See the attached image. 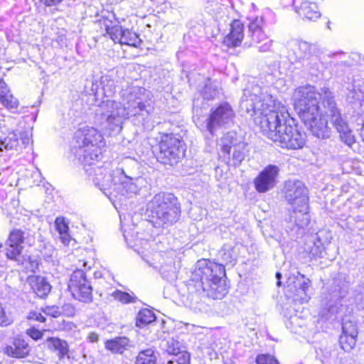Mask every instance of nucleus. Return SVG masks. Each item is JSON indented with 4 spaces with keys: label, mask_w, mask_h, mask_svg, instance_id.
<instances>
[{
    "label": "nucleus",
    "mask_w": 364,
    "mask_h": 364,
    "mask_svg": "<svg viewBox=\"0 0 364 364\" xmlns=\"http://www.w3.org/2000/svg\"><path fill=\"white\" fill-rule=\"evenodd\" d=\"M259 87L244 90L240 107L254 116V122L264 136L282 148L297 149L306 142L304 133L301 132L287 111L277 110L272 97L258 95Z\"/></svg>",
    "instance_id": "1"
},
{
    "label": "nucleus",
    "mask_w": 364,
    "mask_h": 364,
    "mask_svg": "<svg viewBox=\"0 0 364 364\" xmlns=\"http://www.w3.org/2000/svg\"><path fill=\"white\" fill-rule=\"evenodd\" d=\"M225 275L224 265L208 259L198 261L188 284L191 308L203 311L206 308L204 299H223L228 292L223 279Z\"/></svg>",
    "instance_id": "2"
},
{
    "label": "nucleus",
    "mask_w": 364,
    "mask_h": 364,
    "mask_svg": "<svg viewBox=\"0 0 364 364\" xmlns=\"http://www.w3.org/2000/svg\"><path fill=\"white\" fill-rule=\"evenodd\" d=\"M326 90L330 92L328 88H323L320 93L314 87L307 85L297 88L294 94L295 110L312 134L318 139H328L331 136V128L326 118V115L329 117L328 103L323 100Z\"/></svg>",
    "instance_id": "3"
},
{
    "label": "nucleus",
    "mask_w": 364,
    "mask_h": 364,
    "mask_svg": "<svg viewBox=\"0 0 364 364\" xmlns=\"http://www.w3.org/2000/svg\"><path fill=\"white\" fill-rule=\"evenodd\" d=\"M145 89L139 86H131L122 91L123 107L120 103L107 100L101 105L102 115L106 117L107 129L112 132H121L124 119L131 115L148 116L149 110L144 102Z\"/></svg>",
    "instance_id": "4"
},
{
    "label": "nucleus",
    "mask_w": 364,
    "mask_h": 364,
    "mask_svg": "<svg viewBox=\"0 0 364 364\" xmlns=\"http://www.w3.org/2000/svg\"><path fill=\"white\" fill-rule=\"evenodd\" d=\"M75 144L73 152L83 166H92L100 158V144L102 135L94 127L85 126L77 129L75 134Z\"/></svg>",
    "instance_id": "5"
},
{
    "label": "nucleus",
    "mask_w": 364,
    "mask_h": 364,
    "mask_svg": "<svg viewBox=\"0 0 364 364\" xmlns=\"http://www.w3.org/2000/svg\"><path fill=\"white\" fill-rule=\"evenodd\" d=\"M149 215L156 219L159 226L168 227L176 223L181 215V204L173 193L161 192L156 194L146 205Z\"/></svg>",
    "instance_id": "6"
},
{
    "label": "nucleus",
    "mask_w": 364,
    "mask_h": 364,
    "mask_svg": "<svg viewBox=\"0 0 364 364\" xmlns=\"http://www.w3.org/2000/svg\"><path fill=\"white\" fill-rule=\"evenodd\" d=\"M158 161L164 164H177L185 156L184 142L173 134H162L160 138Z\"/></svg>",
    "instance_id": "7"
},
{
    "label": "nucleus",
    "mask_w": 364,
    "mask_h": 364,
    "mask_svg": "<svg viewBox=\"0 0 364 364\" xmlns=\"http://www.w3.org/2000/svg\"><path fill=\"white\" fill-rule=\"evenodd\" d=\"M220 151L228 164L238 166L248 154L247 144L235 132H228L220 140Z\"/></svg>",
    "instance_id": "8"
},
{
    "label": "nucleus",
    "mask_w": 364,
    "mask_h": 364,
    "mask_svg": "<svg viewBox=\"0 0 364 364\" xmlns=\"http://www.w3.org/2000/svg\"><path fill=\"white\" fill-rule=\"evenodd\" d=\"M33 240V236H31L28 231H23L20 229H14L11 231L5 244L4 250L6 257L16 262L18 264L24 266L26 260L22 255L23 244L25 241L31 242Z\"/></svg>",
    "instance_id": "9"
},
{
    "label": "nucleus",
    "mask_w": 364,
    "mask_h": 364,
    "mask_svg": "<svg viewBox=\"0 0 364 364\" xmlns=\"http://www.w3.org/2000/svg\"><path fill=\"white\" fill-rule=\"evenodd\" d=\"M323 100L324 102L328 103L331 122L339 133L341 141L350 146L355 143V137L348 128V123L342 118L340 112L337 109L331 92L328 90L325 92Z\"/></svg>",
    "instance_id": "10"
},
{
    "label": "nucleus",
    "mask_w": 364,
    "mask_h": 364,
    "mask_svg": "<svg viewBox=\"0 0 364 364\" xmlns=\"http://www.w3.org/2000/svg\"><path fill=\"white\" fill-rule=\"evenodd\" d=\"M68 289L73 296L80 301L88 303L92 300V288L84 271L77 269L71 274Z\"/></svg>",
    "instance_id": "11"
},
{
    "label": "nucleus",
    "mask_w": 364,
    "mask_h": 364,
    "mask_svg": "<svg viewBox=\"0 0 364 364\" xmlns=\"http://www.w3.org/2000/svg\"><path fill=\"white\" fill-rule=\"evenodd\" d=\"M284 197L292 208L303 207L309 204L308 191L303 182L289 180L284 183Z\"/></svg>",
    "instance_id": "12"
},
{
    "label": "nucleus",
    "mask_w": 364,
    "mask_h": 364,
    "mask_svg": "<svg viewBox=\"0 0 364 364\" xmlns=\"http://www.w3.org/2000/svg\"><path fill=\"white\" fill-rule=\"evenodd\" d=\"M234 117L235 113L231 106L227 102L222 103L207 119L206 129L213 134L217 128L232 123Z\"/></svg>",
    "instance_id": "13"
},
{
    "label": "nucleus",
    "mask_w": 364,
    "mask_h": 364,
    "mask_svg": "<svg viewBox=\"0 0 364 364\" xmlns=\"http://www.w3.org/2000/svg\"><path fill=\"white\" fill-rule=\"evenodd\" d=\"M263 19L257 17L253 21L249 24V33L252 38V43L247 45L245 43V46L250 47L252 45L257 46L260 52H268L272 46V40L264 33L262 30Z\"/></svg>",
    "instance_id": "14"
},
{
    "label": "nucleus",
    "mask_w": 364,
    "mask_h": 364,
    "mask_svg": "<svg viewBox=\"0 0 364 364\" xmlns=\"http://www.w3.org/2000/svg\"><path fill=\"white\" fill-rule=\"evenodd\" d=\"M279 171V168L276 165L267 166L254 180L256 191L266 193L274 188L277 183Z\"/></svg>",
    "instance_id": "15"
},
{
    "label": "nucleus",
    "mask_w": 364,
    "mask_h": 364,
    "mask_svg": "<svg viewBox=\"0 0 364 364\" xmlns=\"http://www.w3.org/2000/svg\"><path fill=\"white\" fill-rule=\"evenodd\" d=\"M289 58L294 62L309 59L316 53V46L301 40H291L288 43Z\"/></svg>",
    "instance_id": "16"
},
{
    "label": "nucleus",
    "mask_w": 364,
    "mask_h": 364,
    "mask_svg": "<svg viewBox=\"0 0 364 364\" xmlns=\"http://www.w3.org/2000/svg\"><path fill=\"white\" fill-rule=\"evenodd\" d=\"M85 171L94 184L98 186L100 189H106L110 186L112 176L108 168L103 166H91L85 168Z\"/></svg>",
    "instance_id": "17"
},
{
    "label": "nucleus",
    "mask_w": 364,
    "mask_h": 364,
    "mask_svg": "<svg viewBox=\"0 0 364 364\" xmlns=\"http://www.w3.org/2000/svg\"><path fill=\"white\" fill-rule=\"evenodd\" d=\"M294 6L296 13L310 21H315L321 16V13L315 3L307 0H294Z\"/></svg>",
    "instance_id": "18"
},
{
    "label": "nucleus",
    "mask_w": 364,
    "mask_h": 364,
    "mask_svg": "<svg viewBox=\"0 0 364 364\" xmlns=\"http://www.w3.org/2000/svg\"><path fill=\"white\" fill-rule=\"evenodd\" d=\"M30 348L28 344L21 338H14L12 345L6 346L3 352L12 358H25L28 355Z\"/></svg>",
    "instance_id": "19"
},
{
    "label": "nucleus",
    "mask_w": 364,
    "mask_h": 364,
    "mask_svg": "<svg viewBox=\"0 0 364 364\" xmlns=\"http://www.w3.org/2000/svg\"><path fill=\"white\" fill-rule=\"evenodd\" d=\"M244 38V26L239 20H234L230 24V32L225 38L224 43L228 47L240 46Z\"/></svg>",
    "instance_id": "20"
},
{
    "label": "nucleus",
    "mask_w": 364,
    "mask_h": 364,
    "mask_svg": "<svg viewBox=\"0 0 364 364\" xmlns=\"http://www.w3.org/2000/svg\"><path fill=\"white\" fill-rule=\"evenodd\" d=\"M28 282L33 292L41 299L48 296L51 290V285L47 279L41 276H30Z\"/></svg>",
    "instance_id": "21"
},
{
    "label": "nucleus",
    "mask_w": 364,
    "mask_h": 364,
    "mask_svg": "<svg viewBox=\"0 0 364 364\" xmlns=\"http://www.w3.org/2000/svg\"><path fill=\"white\" fill-rule=\"evenodd\" d=\"M0 102L1 105L11 112H16L19 101L11 92L6 82L0 79Z\"/></svg>",
    "instance_id": "22"
},
{
    "label": "nucleus",
    "mask_w": 364,
    "mask_h": 364,
    "mask_svg": "<svg viewBox=\"0 0 364 364\" xmlns=\"http://www.w3.org/2000/svg\"><path fill=\"white\" fill-rule=\"evenodd\" d=\"M347 99L352 104H358L364 111V85L360 81H354L348 88Z\"/></svg>",
    "instance_id": "23"
},
{
    "label": "nucleus",
    "mask_w": 364,
    "mask_h": 364,
    "mask_svg": "<svg viewBox=\"0 0 364 364\" xmlns=\"http://www.w3.org/2000/svg\"><path fill=\"white\" fill-rule=\"evenodd\" d=\"M324 247L318 234L311 235L304 246V250L313 257H322Z\"/></svg>",
    "instance_id": "24"
},
{
    "label": "nucleus",
    "mask_w": 364,
    "mask_h": 364,
    "mask_svg": "<svg viewBox=\"0 0 364 364\" xmlns=\"http://www.w3.org/2000/svg\"><path fill=\"white\" fill-rule=\"evenodd\" d=\"M290 221L295 223L299 228L306 226L310 222V215L309 213V204L306 208L299 207V208H292V213L290 215Z\"/></svg>",
    "instance_id": "25"
},
{
    "label": "nucleus",
    "mask_w": 364,
    "mask_h": 364,
    "mask_svg": "<svg viewBox=\"0 0 364 364\" xmlns=\"http://www.w3.org/2000/svg\"><path fill=\"white\" fill-rule=\"evenodd\" d=\"M55 226L59 234V238L61 242L65 245H69L72 241V238L69 234V227L65 223L63 217H58L55 220Z\"/></svg>",
    "instance_id": "26"
},
{
    "label": "nucleus",
    "mask_w": 364,
    "mask_h": 364,
    "mask_svg": "<svg viewBox=\"0 0 364 364\" xmlns=\"http://www.w3.org/2000/svg\"><path fill=\"white\" fill-rule=\"evenodd\" d=\"M129 339L127 337H116L107 341L105 348L115 353H122L129 345Z\"/></svg>",
    "instance_id": "27"
},
{
    "label": "nucleus",
    "mask_w": 364,
    "mask_h": 364,
    "mask_svg": "<svg viewBox=\"0 0 364 364\" xmlns=\"http://www.w3.org/2000/svg\"><path fill=\"white\" fill-rule=\"evenodd\" d=\"M156 360L157 356L154 350L149 348L138 353L134 364H156Z\"/></svg>",
    "instance_id": "28"
},
{
    "label": "nucleus",
    "mask_w": 364,
    "mask_h": 364,
    "mask_svg": "<svg viewBox=\"0 0 364 364\" xmlns=\"http://www.w3.org/2000/svg\"><path fill=\"white\" fill-rule=\"evenodd\" d=\"M348 294L347 285L339 280H335L329 290L331 300H338L344 298Z\"/></svg>",
    "instance_id": "29"
},
{
    "label": "nucleus",
    "mask_w": 364,
    "mask_h": 364,
    "mask_svg": "<svg viewBox=\"0 0 364 364\" xmlns=\"http://www.w3.org/2000/svg\"><path fill=\"white\" fill-rule=\"evenodd\" d=\"M19 145L17 134L15 132H10L8 135L0 138V151L17 149Z\"/></svg>",
    "instance_id": "30"
},
{
    "label": "nucleus",
    "mask_w": 364,
    "mask_h": 364,
    "mask_svg": "<svg viewBox=\"0 0 364 364\" xmlns=\"http://www.w3.org/2000/svg\"><path fill=\"white\" fill-rule=\"evenodd\" d=\"M220 94L219 83L216 81L208 80L202 92L201 95L205 100H212Z\"/></svg>",
    "instance_id": "31"
},
{
    "label": "nucleus",
    "mask_w": 364,
    "mask_h": 364,
    "mask_svg": "<svg viewBox=\"0 0 364 364\" xmlns=\"http://www.w3.org/2000/svg\"><path fill=\"white\" fill-rule=\"evenodd\" d=\"M47 343L50 348L58 350L60 358L68 354V344L65 341L60 340L58 338H49L47 340Z\"/></svg>",
    "instance_id": "32"
},
{
    "label": "nucleus",
    "mask_w": 364,
    "mask_h": 364,
    "mask_svg": "<svg viewBox=\"0 0 364 364\" xmlns=\"http://www.w3.org/2000/svg\"><path fill=\"white\" fill-rule=\"evenodd\" d=\"M358 326L353 316H346L342 322V334L358 336Z\"/></svg>",
    "instance_id": "33"
},
{
    "label": "nucleus",
    "mask_w": 364,
    "mask_h": 364,
    "mask_svg": "<svg viewBox=\"0 0 364 364\" xmlns=\"http://www.w3.org/2000/svg\"><path fill=\"white\" fill-rule=\"evenodd\" d=\"M310 280L304 279L301 283L299 284L298 289V294L296 295L294 300L299 301L300 304L307 303L310 296L308 295L307 291L310 286Z\"/></svg>",
    "instance_id": "34"
},
{
    "label": "nucleus",
    "mask_w": 364,
    "mask_h": 364,
    "mask_svg": "<svg viewBox=\"0 0 364 364\" xmlns=\"http://www.w3.org/2000/svg\"><path fill=\"white\" fill-rule=\"evenodd\" d=\"M155 318V315L151 310L144 309L139 312L136 324L138 327L143 328L146 324L153 322Z\"/></svg>",
    "instance_id": "35"
},
{
    "label": "nucleus",
    "mask_w": 364,
    "mask_h": 364,
    "mask_svg": "<svg viewBox=\"0 0 364 364\" xmlns=\"http://www.w3.org/2000/svg\"><path fill=\"white\" fill-rule=\"evenodd\" d=\"M122 38L120 44H125L136 48L138 47L141 42L139 36L129 29H124Z\"/></svg>",
    "instance_id": "36"
},
{
    "label": "nucleus",
    "mask_w": 364,
    "mask_h": 364,
    "mask_svg": "<svg viewBox=\"0 0 364 364\" xmlns=\"http://www.w3.org/2000/svg\"><path fill=\"white\" fill-rule=\"evenodd\" d=\"M358 336L341 334L339 343L341 348L345 351H350L354 348L356 343V338Z\"/></svg>",
    "instance_id": "37"
},
{
    "label": "nucleus",
    "mask_w": 364,
    "mask_h": 364,
    "mask_svg": "<svg viewBox=\"0 0 364 364\" xmlns=\"http://www.w3.org/2000/svg\"><path fill=\"white\" fill-rule=\"evenodd\" d=\"M185 351L182 344L173 338L166 342V352L170 355H178L181 353Z\"/></svg>",
    "instance_id": "38"
},
{
    "label": "nucleus",
    "mask_w": 364,
    "mask_h": 364,
    "mask_svg": "<svg viewBox=\"0 0 364 364\" xmlns=\"http://www.w3.org/2000/svg\"><path fill=\"white\" fill-rule=\"evenodd\" d=\"M115 300L122 304L134 303L136 300L135 296L130 295L127 292H123L120 290H116L111 294Z\"/></svg>",
    "instance_id": "39"
},
{
    "label": "nucleus",
    "mask_w": 364,
    "mask_h": 364,
    "mask_svg": "<svg viewBox=\"0 0 364 364\" xmlns=\"http://www.w3.org/2000/svg\"><path fill=\"white\" fill-rule=\"evenodd\" d=\"M121 173L123 174L124 177V180L122 181V186L126 189V192L135 193L137 190V187L134 183V181L136 180V178L127 176L123 170L121 171Z\"/></svg>",
    "instance_id": "40"
},
{
    "label": "nucleus",
    "mask_w": 364,
    "mask_h": 364,
    "mask_svg": "<svg viewBox=\"0 0 364 364\" xmlns=\"http://www.w3.org/2000/svg\"><path fill=\"white\" fill-rule=\"evenodd\" d=\"M107 33L114 42L121 43L122 36L124 33V29L120 26H114L111 28H107Z\"/></svg>",
    "instance_id": "41"
},
{
    "label": "nucleus",
    "mask_w": 364,
    "mask_h": 364,
    "mask_svg": "<svg viewBox=\"0 0 364 364\" xmlns=\"http://www.w3.org/2000/svg\"><path fill=\"white\" fill-rule=\"evenodd\" d=\"M222 259L225 262H232L235 259L232 250L230 247H223L220 252Z\"/></svg>",
    "instance_id": "42"
},
{
    "label": "nucleus",
    "mask_w": 364,
    "mask_h": 364,
    "mask_svg": "<svg viewBox=\"0 0 364 364\" xmlns=\"http://www.w3.org/2000/svg\"><path fill=\"white\" fill-rule=\"evenodd\" d=\"M360 291L355 295V302L358 308L364 310V281L360 285Z\"/></svg>",
    "instance_id": "43"
},
{
    "label": "nucleus",
    "mask_w": 364,
    "mask_h": 364,
    "mask_svg": "<svg viewBox=\"0 0 364 364\" xmlns=\"http://www.w3.org/2000/svg\"><path fill=\"white\" fill-rule=\"evenodd\" d=\"M257 364H278V361L272 355H259L256 359Z\"/></svg>",
    "instance_id": "44"
},
{
    "label": "nucleus",
    "mask_w": 364,
    "mask_h": 364,
    "mask_svg": "<svg viewBox=\"0 0 364 364\" xmlns=\"http://www.w3.org/2000/svg\"><path fill=\"white\" fill-rule=\"evenodd\" d=\"M13 321L6 316L4 308L2 304H0V326L1 327H6L12 323Z\"/></svg>",
    "instance_id": "45"
},
{
    "label": "nucleus",
    "mask_w": 364,
    "mask_h": 364,
    "mask_svg": "<svg viewBox=\"0 0 364 364\" xmlns=\"http://www.w3.org/2000/svg\"><path fill=\"white\" fill-rule=\"evenodd\" d=\"M170 269H167L166 267L161 269V276L166 279H173L175 277V272L171 267H168Z\"/></svg>",
    "instance_id": "46"
},
{
    "label": "nucleus",
    "mask_w": 364,
    "mask_h": 364,
    "mask_svg": "<svg viewBox=\"0 0 364 364\" xmlns=\"http://www.w3.org/2000/svg\"><path fill=\"white\" fill-rule=\"evenodd\" d=\"M178 355L179 357L176 360L177 364H189L190 354L187 351H183Z\"/></svg>",
    "instance_id": "47"
},
{
    "label": "nucleus",
    "mask_w": 364,
    "mask_h": 364,
    "mask_svg": "<svg viewBox=\"0 0 364 364\" xmlns=\"http://www.w3.org/2000/svg\"><path fill=\"white\" fill-rule=\"evenodd\" d=\"M27 334L34 340H38L43 336V333L41 331H40L39 330L36 329L34 328L28 329Z\"/></svg>",
    "instance_id": "48"
},
{
    "label": "nucleus",
    "mask_w": 364,
    "mask_h": 364,
    "mask_svg": "<svg viewBox=\"0 0 364 364\" xmlns=\"http://www.w3.org/2000/svg\"><path fill=\"white\" fill-rule=\"evenodd\" d=\"M28 318L33 319L40 322H45L46 318L40 313L31 312L28 316Z\"/></svg>",
    "instance_id": "49"
},
{
    "label": "nucleus",
    "mask_w": 364,
    "mask_h": 364,
    "mask_svg": "<svg viewBox=\"0 0 364 364\" xmlns=\"http://www.w3.org/2000/svg\"><path fill=\"white\" fill-rule=\"evenodd\" d=\"M46 313L53 317H58L60 315V312L58 307L52 306L48 307L46 310Z\"/></svg>",
    "instance_id": "50"
},
{
    "label": "nucleus",
    "mask_w": 364,
    "mask_h": 364,
    "mask_svg": "<svg viewBox=\"0 0 364 364\" xmlns=\"http://www.w3.org/2000/svg\"><path fill=\"white\" fill-rule=\"evenodd\" d=\"M63 0H40L41 3L46 6H55L58 5Z\"/></svg>",
    "instance_id": "51"
},
{
    "label": "nucleus",
    "mask_w": 364,
    "mask_h": 364,
    "mask_svg": "<svg viewBox=\"0 0 364 364\" xmlns=\"http://www.w3.org/2000/svg\"><path fill=\"white\" fill-rule=\"evenodd\" d=\"M87 338L90 342L96 343L98 341L99 336L96 333L91 332L88 334Z\"/></svg>",
    "instance_id": "52"
},
{
    "label": "nucleus",
    "mask_w": 364,
    "mask_h": 364,
    "mask_svg": "<svg viewBox=\"0 0 364 364\" xmlns=\"http://www.w3.org/2000/svg\"><path fill=\"white\" fill-rule=\"evenodd\" d=\"M30 264L31 267H28L27 265H25V269H27L28 271L34 272V268H36L37 265L36 262H31Z\"/></svg>",
    "instance_id": "53"
},
{
    "label": "nucleus",
    "mask_w": 364,
    "mask_h": 364,
    "mask_svg": "<svg viewBox=\"0 0 364 364\" xmlns=\"http://www.w3.org/2000/svg\"><path fill=\"white\" fill-rule=\"evenodd\" d=\"M276 278L277 279V285L278 287H280L282 285V282L280 281V279L282 278V274L280 272H277L276 273Z\"/></svg>",
    "instance_id": "54"
},
{
    "label": "nucleus",
    "mask_w": 364,
    "mask_h": 364,
    "mask_svg": "<svg viewBox=\"0 0 364 364\" xmlns=\"http://www.w3.org/2000/svg\"><path fill=\"white\" fill-rule=\"evenodd\" d=\"M22 141L23 144H28L29 143L30 139L28 137L26 139L22 138Z\"/></svg>",
    "instance_id": "55"
},
{
    "label": "nucleus",
    "mask_w": 364,
    "mask_h": 364,
    "mask_svg": "<svg viewBox=\"0 0 364 364\" xmlns=\"http://www.w3.org/2000/svg\"><path fill=\"white\" fill-rule=\"evenodd\" d=\"M173 363H174V362L173 360H169L168 362V364H173Z\"/></svg>",
    "instance_id": "56"
},
{
    "label": "nucleus",
    "mask_w": 364,
    "mask_h": 364,
    "mask_svg": "<svg viewBox=\"0 0 364 364\" xmlns=\"http://www.w3.org/2000/svg\"><path fill=\"white\" fill-rule=\"evenodd\" d=\"M103 90H104L105 92H107V91H106V88H105V87H103Z\"/></svg>",
    "instance_id": "57"
},
{
    "label": "nucleus",
    "mask_w": 364,
    "mask_h": 364,
    "mask_svg": "<svg viewBox=\"0 0 364 364\" xmlns=\"http://www.w3.org/2000/svg\"><path fill=\"white\" fill-rule=\"evenodd\" d=\"M2 247V245H0V247Z\"/></svg>",
    "instance_id": "58"
}]
</instances>
